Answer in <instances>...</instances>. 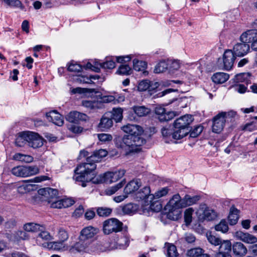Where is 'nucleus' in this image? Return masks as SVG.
Returning a JSON list of instances; mask_svg holds the SVG:
<instances>
[{
    "mask_svg": "<svg viewBox=\"0 0 257 257\" xmlns=\"http://www.w3.org/2000/svg\"><path fill=\"white\" fill-rule=\"evenodd\" d=\"M107 152L104 149H100L93 152V154L86 158V162L79 165L74 170L73 179L76 181L81 182L83 187L86 186V182H90L95 175L96 168L95 163L105 157Z\"/></svg>",
    "mask_w": 257,
    "mask_h": 257,
    "instance_id": "obj_1",
    "label": "nucleus"
},
{
    "mask_svg": "<svg viewBox=\"0 0 257 257\" xmlns=\"http://www.w3.org/2000/svg\"><path fill=\"white\" fill-rule=\"evenodd\" d=\"M193 119V116L189 114L177 118L174 122V139L180 140L186 136L191 131L190 125Z\"/></svg>",
    "mask_w": 257,
    "mask_h": 257,
    "instance_id": "obj_2",
    "label": "nucleus"
},
{
    "mask_svg": "<svg viewBox=\"0 0 257 257\" xmlns=\"http://www.w3.org/2000/svg\"><path fill=\"white\" fill-rule=\"evenodd\" d=\"M146 142V140L142 137L125 135L122 138L116 139L115 145L118 148L129 149L133 151L136 150L135 148L143 146Z\"/></svg>",
    "mask_w": 257,
    "mask_h": 257,
    "instance_id": "obj_3",
    "label": "nucleus"
},
{
    "mask_svg": "<svg viewBox=\"0 0 257 257\" xmlns=\"http://www.w3.org/2000/svg\"><path fill=\"white\" fill-rule=\"evenodd\" d=\"M125 171L124 170H120L115 172H108L103 174L96 176L94 175L93 179L90 181L94 184H99L101 183H111L116 182L118 180L121 178L124 175Z\"/></svg>",
    "mask_w": 257,
    "mask_h": 257,
    "instance_id": "obj_4",
    "label": "nucleus"
},
{
    "mask_svg": "<svg viewBox=\"0 0 257 257\" xmlns=\"http://www.w3.org/2000/svg\"><path fill=\"white\" fill-rule=\"evenodd\" d=\"M200 199L199 195L191 196L189 195H186L183 198H181L179 194H177L172 197L171 199V203L175 205L177 202L179 203L177 205L178 207L185 208L196 204Z\"/></svg>",
    "mask_w": 257,
    "mask_h": 257,
    "instance_id": "obj_5",
    "label": "nucleus"
},
{
    "mask_svg": "<svg viewBox=\"0 0 257 257\" xmlns=\"http://www.w3.org/2000/svg\"><path fill=\"white\" fill-rule=\"evenodd\" d=\"M11 172L16 176L27 177L38 174L39 169L37 166H19L13 168Z\"/></svg>",
    "mask_w": 257,
    "mask_h": 257,
    "instance_id": "obj_6",
    "label": "nucleus"
},
{
    "mask_svg": "<svg viewBox=\"0 0 257 257\" xmlns=\"http://www.w3.org/2000/svg\"><path fill=\"white\" fill-rule=\"evenodd\" d=\"M122 224L121 222L116 218L108 219L103 222V231L105 234L120 231Z\"/></svg>",
    "mask_w": 257,
    "mask_h": 257,
    "instance_id": "obj_7",
    "label": "nucleus"
},
{
    "mask_svg": "<svg viewBox=\"0 0 257 257\" xmlns=\"http://www.w3.org/2000/svg\"><path fill=\"white\" fill-rule=\"evenodd\" d=\"M240 40L251 43V48L257 51V30H249L242 33L240 37Z\"/></svg>",
    "mask_w": 257,
    "mask_h": 257,
    "instance_id": "obj_8",
    "label": "nucleus"
},
{
    "mask_svg": "<svg viewBox=\"0 0 257 257\" xmlns=\"http://www.w3.org/2000/svg\"><path fill=\"white\" fill-rule=\"evenodd\" d=\"M177 204H179L177 202L175 204L171 203V199L169 202L165 206V209L168 210L167 216L169 219L172 220H177L181 217V211L180 209L182 207H178L177 206Z\"/></svg>",
    "mask_w": 257,
    "mask_h": 257,
    "instance_id": "obj_9",
    "label": "nucleus"
},
{
    "mask_svg": "<svg viewBox=\"0 0 257 257\" xmlns=\"http://www.w3.org/2000/svg\"><path fill=\"white\" fill-rule=\"evenodd\" d=\"M226 114L225 112H222L214 117L212 126L213 132L218 134L223 130L225 122Z\"/></svg>",
    "mask_w": 257,
    "mask_h": 257,
    "instance_id": "obj_10",
    "label": "nucleus"
},
{
    "mask_svg": "<svg viewBox=\"0 0 257 257\" xmlns=\"http://www.w3.org/2000/svg\"><path fill=\"white\" fill-rule=\"evenodd\" d=\"M200 209L202 211V213L199 216L200 220L211 221L217 217V212L214 210L207 207L205 204H200Z\"/></svg>",
    "mask_w": 257,
    "mask_h": 257,
    "instance_id": "obj_11",
    "label": "nucleus"
},
{
    "mask_svg": "<svg viewBox=\"0 0 257 257\" xmlns=\"http://www.w3.org/2000/svg\"><path fill=\"white\" fill-rule=\"evenodd\" d=\"M66 119L70 122L77 124L81 121H87L89 120V117L85 113L73 111L70 112L66 116Z\"/></svg>",
    "mask_w": 257,
    "mask_h": 257,
    "instance_id": "obj_12",
    "label": "nucleus"
},
{
    "mask_svg": "<svg viewBox=\"0 0 257 257\" xmlns=\"http://www.w3.org/2000/svg\"><path fill=\"white\" fill-rule=\"evenodd\" d=\"M98 229L92 226L84 227L80 232L79 239L90 243V240L98 232Z\"/></svg>",
    "mask_w": 257,
    "mask_h": 257,
    "instance_id": "obj_13",
    "label": "nucleus"
},
{
    "mask_svg": "<svg viewBox=\"0 0 257 257\" xmlns=\"http://www.w3.org/2000/svg\"><path fill=\"white\" fill-rule=\"evenodd\" d=\"M155 114L160 121H167L172 119L175 116L173 111L166 112L165 108L161 106H156L155 109Z\"/></svg>",
    "mask_w": 257,
    "mask_h": 257,
    "instance_id": "obj_14",
    "label": "nucleus"
},
{
    "mask_svg": "<svg viewBox=\"0 0 257 257\" xmlns=\"http://www.w3.org/2000/svg\"><path fill=\"white\" fill-rule=\"evenodd\" d=\"M43 145V139L37 133L29 132L28 145L29 147L36 149Z\"/></svg>",
    "mask_w": 257,
    "mask_h": 257,
    "instance_id": "obj_15",
    "label": "nucleus"
},
{
    "mask_svg": "<svg viewBox=\"0 0 257 257\" xmlns=\"http://www.w3.org/2000/svg\"><path fill=\"white\" fill-rule=\"evenodd\" d=\"M248 42H242L235 44L233 48V52L235 55L242 57L246 55L249 51L250 46Z\"/></svg>",
    "mask_w": 257,
    "mask_h": 257,
    "instance_id": "obj_16",
    "label": "nucleus"
},
{
    "mask_svg": "<svg viewBox=\"0 0 257 257\" xmlns=\"http://www.w3.org/2000/svg\"><path fill=\"white\" fill-rule=\"evenodd\" d=\"M235 56L231 50H226L223 56V62L224 69L229 70L231 69L233 65Z\"/></svg>",
    "mask_w": 257,
    "mask_h": 257,
    "instance_id": "obj_17",
    "label": "nucleus"
},
{
    "mask_svg": "<svg viewBox=\"0 0 257 257\" xmlns=\"http://www.w3.org/2000/svg\"><path fill=\"white\" fill-rule=\"evenodd\" d=\"M122 130L127 134V135L137 136V137H141V135L143 133V128L137 124H128L124 125L121 127Z\"/></svg>",
    "mask_w": 257,
    "mask_h": 257,
    "instance_id": "obj_18",
    "label": "nucleus"
},
{
    "mask_svg": "<svg viewBox=\"0 0 257 257\" xmlns=\"http://www.w3.org/2000/svg\"><path fill=\"white\" fill-rule=\"evenodd\" d=\"M47 119L49 121H52L54 124L62 126L64 123L63 117L62 115L53 110L46 114Z\"/></svg>",
    "mask_w": 257,
    "mask_h": 257,
    "instance_id": "obj_19",
    "label": "nucleus"
},
{
    "mask_svg": "<svg viewBox=\"0 0 257 257\" xmlns=\"http://www.w3.org/2000/svg\"><path fill=\"white\" fill-rule=\"evenodd\" d=\"M39 194L44 196L48 202L50 200H54L57 199L58 194L57 190L51 188H45L38 191Z\"/></svg>",
    "mask_w": 257,
    "mask_h": 257,
    "instance_id": "obj_20",
    "label": "nucleus"
},
{
    "mask_svg": "<svg viewBox=\"0 0 257 257\" xmlns=\"http://www.w3.org/2000/svg\"><path fill=\"white\" fill-rule=\"evenodd\" d=\"M235 236L239 240L247 243H254L257 242V238L247 232L237 231L235 233Z\"/></svg>",
    "mask_w": 257,
    "mask_h": 257,
    "instance_id": "obj_21",
    "label": "nucleus"
},
{
    "mask_svg": "<svg viewBox=\"0 0 257 257\" xmlns=\"http://www.w3.org/2000/svg\"><path fill=\"white\" fill-rule=\"evenodd\" d=\"M150 193V187L145 186L137 193V198L141 200H144L146 203L149 202V201H152L154 196L153 194H151Z\"/></svg>",
    "mask_w": 257,
    "mask_h": 257,
    "instance_id": "obj_22",
    "label": "nucleus"
},
{
    "mask_svg": "<svg viewBox=\"0 0 257 257\" xmlns=\"http://www.w3.org/2000/svg\"><path fill=\"white\" fill-rule=\"evenodd\" d=\"M110 113H106L101 117L100 122L98 125V127L101 131H105L111 127L113 125V121L112 118L109 116Z\"/></svg>",
    "mask_w": 257,
    "mask_h": 257,
    "instance_id": "obj_23",
    "label": "nucleus"
},
{
    "mask_svg": "<svg viewBox=\"0 0 257 257\" xmlns=\"http://www.w3.org/2000/svg\"><path fill=\"white\" fill-rule=\"evenodd\" d=\"M16 195V188L15 184L5 185L3 189L2 197L6 200H11Z\"/></svg>",
    "mask_w": 257,
    "mask_h": 257,
    "instance_id": "obj_24",
    "label": "nucleus"
},
{
    "mask_svg": "<svg viewBox=\"0 0 257 257\" xmlns=\"http://www.w3.org/2000/svg\"><path fill=\"white\" fill-rule=\"evenodd\" d=\"M141 183L140 180H133L127 184L124 189V194H129L137 191L141 186Z\"/></svg>",
    "mask_w": 257,
    "mask_h": 257,
    "instance_id": "obj_25",
    "label": "nucleus"
},
{
    "mask_svg": "<svg viewBox=\"0 0 257 257\" xmlns=\"http://www.w3.org/2000/svg\"><path fill=\"white\" fill-rule=\"evenodd\" d=\"M232 250L234 254L238 256H243L247 252L246 247L240 242H235L233 244Z\"/></svg>",
    "mask_w": 257,
    "mask_h": 257,
    "instance_id": "obj_26",
    "label": "nucleus"
},
{
    "mask_svg": "<svg viewBox=\"0 0 257 257\" xmlns=\"http://www.w3.org/2000/svg\"><path fill=\"white\" fill-rule=\"evenodd\" d=\"M29 132H23L18 134L15 140V145L19 147H23L28 145Z\"/></svg>",
    "mask_w": 257,
    "mask_h": 257,
    "instance_id": "obj_27",
    "label": "nucleus"
},
{
    "mask_svg": "<svg viewBox=\"0 0 257 257\" xmlns=\"http://www.w3.org/2000/svg\"><path fill=\"white\" fill-rule=\"evenodd\" d=\"M239 211L234 205L231 207L228 216V220L230 225H233L237 223L239 219Z\"/></svg>",
    "mask_w": 257,
    "mask_h": 257,
    "instance_id": "obj_28",
    "label": "nucleus"
},
{
    "mask_svg": "<svg viewBox=\"0 0 257 257\" xmlns=\"http://www.w3.org/2000/svg\"><path fill=\"white\" fill-rule=\"evenodd\" d=\"M89 243L85 240H81L79 239V241L77 242L73 246H72L69 249L72 252L76 251L77 252H81L85 250L87 247Z\"/></svg>",
    "mask_w": 257,
    "mask_h": 257,
    "instance_id": "obj_29",
    "label": "nucleus"
},
{
    "mask_svg": "<svg viewBox=\"0 0 257 257\" xmlns=\"http://www.w3.org/2000/svg\"><path fill=\"white\" fill-rule=\"evenodd\" d=\"M229 76L228 74L223 72H217L211 77L212 81L215 83H223L225 82Z\"/></svg>",
    "mask_w": 257,
    "mask_h": 257,
    "instance_id": "obj_30",
    "label": "nucleus"
},
{
    "mask_svg": "<svg viewBox=\"0 0 257 257\" xmlns=\"http://www.w3.org/2000/svg\"><path fill=\"white\" fill-rule=\"evenodd\" d=\"M65 241L62 240H59L58 241H55L51 242L48 244V245L49 247L58 251H65L69 249V247L67 245L64 243Z\"/></svg>",
    "mask_w": 257,
    "mask_h": 257,
    "instance_id": "obj_31",
    "label": "nucleus"
},
{
    "mask_svg": "<svg viewBox=\"0 0 257 257\" xmlns=\"http://www.w3.org/2000/svg\"><path fill=\"white\" fill-rule=\"evenodd\" d=\"M133 110L139 117L146 116L151 112L150 109L145 106H134Z\"/></svg>",
    "mask_w": 257,
    "mask_h": 257,
    "instance_id": "obj_32",
    "label": "nucleus"
},
{
    "mask_svg": "<svg viewBox=\"0 0 257 257\" xmlns=\"http://www.w3.org/2000/svg\"><path fill=\"white\" fill-rule=\"evenodd\" d=\"M13 159L16 161H21L22 162L29 163L33 161L34 158L32 156L28 155H24L21 153H16Z\"/></svg>",
    "mask_w": 257,
    "mask_h": 257,
    "instance_id": "obj_33",
    "label": "nucleus"
},
{
    "mask_svg": "<svg viewBox=\"0 0 257 257\" xmlns=\"http://www.w3.org/2000/svg\"><path fill=\"white\" fill-rule=\"evenodd\" d=\"M251 75L249 73L237 74L235 76L234 81L236 83L245 82L247 84L250 83Z\"/></svg>",
    "mask_w": 257,
    "mask_h": 257,
    "instance_id": "obj_34",
    "label": "nucleus"
},
{
    "mask_svg": "<svg viewBox=\"0 0 257 257\" xmlns=\"http://www.w3.org/2000/svg\"><path fill=\"white\" fill-rule=\"evenodd\" d=\"M110 113L109 116L116 122H119L122 118V109L120 108H113L111 112H107Z\"/></svg>",
    "mask_w": 257,
    "mask_h": 257,
    "instance_id": "obj_35",
    "label": "nucleus"
},
{
    "mask_svg": "<svg viewBox=\"0 0 257 257\" xmlns=\"http://www.w3.org/2000/svg\"><path fill=\"white\" fill-rule=\"evenodd\" d=\"M24 228L26 231L38 232L39 231V229H43V225L30 222L25 224Z\"/></svg>",
    "mask_w": 257,
    "mask_h": 257,
    "instance_id": "obj_36",
    "label": "nucleus"
},
{
    "mask_svg": "<svg viewBox=\"0 0 257 257\" xmlns=\"http://www.w3.org/2000/svg\"><path fill=\"white\" fill-rule=\"evenodd\" d=\"M169 68V60H162L156 65L154 69V72L160 73L166 71Z\"/></svg>",
    "mask_w": 257,
    "mask_h": 257,
    "instance_id": "obj_37",
    "label": "nucleus"
},
{
    "mask_svg": "<svg viewBox=\"0 0 257 257\" xmlns=\"http://www.w3.org/2000/svg\"><path fill=\"white\" fill-rule=\"evenodd\" d=\"M126 181L125 179L121 180L119 183L116 185L109 187L105 190V194L107 195H111L114 194L117 190L121 188L125 184Z\"/></svg>",
    "mask_w": 257,
    "mask_h": 257,
    "instance_id": "obj_38",
    "label": "nucleus"
},
{
    "mask_svg": "<svg viewBox=\"0 0 257 257\" xmlns=\"http://www.w3.org/2000/svg\"><path fill=\"white\" fill-rule=\"evenodd\" d=\"M167 248V255L168 257H178L179 253L175 245L167 243L166 244Z\"/></svg>",
    "mask_w": 257,
    "mask_h": 257,
    "instance_id": "obj_39",
    "label": "nucleus"
},
{
    "mask_svg": "<svg viewBox=\"0 0 257 257\" xmlns=\"http://www.w3.org/2000/svg\"><path fill=\"white\" fill-rule=\"evenodd\" d=\"M220 246L219 248V252H227L230 253L231 249V244L229 240H223L221 241V244H219Z\"/></svg>",
    "mask_w": 257,
    "mask_h": 257,
    "instance_id": "obj_40",
    "label": "nucleus"
},
{
    "mask_svg": "<svg viewBox=\"0 0 257 257\" xmlns=\"http://www.w3.org/2000/svg\"><path fill=\"white\" fill-rule=\"evenodd\" d=\"M173 134L174 130H173L170 126L169 127H164L162 129V134L166 143H169V141H167L168 139L171 138L174 139Z\"/></svg>",
    "mask_w": 257,
    "mask_h": 257,
    "instance_id": "obj_41",
    "label": "nucleus"
},
{
    "mask_svg": "<svg viewBox=\"0 0 257 257\" xmlns=\"http://www.w3.org/2000/svg\"><path fill=\"white\" fill-rule=\"evenodd\" d=\"M39 233L37 237V241H38L40 238L45 241H49L51 239V236L49 232L46 230L45 227L43 225V229H39Z\"/></svg>",
    "mask_w": 257,
    "mask_h": 257,
    "instance_id": "obj_42",
    "label": "nucleus"
},
{
    "mask_svg": "<svg viewBox=\"0 0 257 257\" xmlns=\"http://www.w3.org/2000/svg\"><path fill=\"white\" fill-rule=\"evenodd\" d=\"M82 105L90 109H95L100 107V103L98 101L83 100Z\"/></svg>",
    "mask_w": 257,
    "mask_h": 257,
    "instance_id": "obj_43",
    "label": "nucleus"
},
{
    "mask_svg": "<svg viewBox=\"0 0 257 257\" xmlns=\"http://www.w3.org/2000/svg\"><path fill=\"white\" fill-rule=\"evenodd\" d=\"M204 250L201 248H194L189 250L187 254L189 256L192 257H202V255H204Z\"/></svg>",
    "mask_w": 257,
    "mask_h": 257,
    "instance_id": "obj_44",
    "label": "nucleus"
},
{
    "mask_svg": "<svg viewBox=\"0 0 257 257\" xmlns=\"http://www.w3.org/2000/svg\"><path fill=\"white\" fill-rule=\"evenodd\" d=\"M147 66L145 62L139 61L138 59H135L133 60V68L137 71L144 70Z\"/></svg>",
    "mask_w": 257,
    "mask_h": 257,
    "instance_id": "obj_45",
    "label": "nucleus"
},
{
    "mask_svg": "<svg viewBox=\"0 0 257 257\" xmlns=\"http://www.w3.org/2000/svg\"><path fill=\"white\" fill-rule=\"evenodd\" d=\"M155 199H152V201H149L147 205H150V209L154 212H159L162 208L161 204L158 201H155Z\"/></svg>",
    "mask_w": 257,
    "mask_h": 257,
    "instance_id": "obj_46",
    "label": "nucleus"
},
{
    "mask_svg": "<svg viewBox=\"0 0 257 257\" xmlns=\"http://www.w3.org/2000/svg\"><path fill=\"white\" fill-rule=\"evenodd\" d=\"M207 238L208 241L215 246L219 245L221 243V239L219 237L212 234L211 233L207 234Z\"/></svg>",
    "mask_w": 257,
    "mask_h": 257,
    "instance_id": "obj_47",
    "label": "nucleus"
},
{
    "mask_svg": "<svg viewBox=\"0 0 257 257\" xmlns=\"http://www.w3.org/2000/svg\"><path fill=\"white\" fill-rule=\"evenodd\" d=\"M132 69L131 67L127 64L121 65L116 73L120 75H127L131 73Z\"/></svg>",
    "mask_w": 257,
    "mask_h": 257,
    "instance_id": "obj_48",
    "label": "nucleus"
},
{
    "mask_svg": "<svg viewBox=\"0 0 257 257\" xmlns=\"http://www.w3.org/2000/svg\"><path fill=\"white\" fill-rule=\"evenodd\" d=\"M215 229L216 231H219L223 233H225L228 230V226L225 220H222L219 223L215 226Z\"/></svg>",
    "mask_w": 257,
    "mask_h": 257,
    "instance_id": "obj_49",
    "label": "nucleus"
},
{
    "mask_svg": "<svg viewBox=\"0 0 257 257\" xmlns=\"http://www.w3.org/2000/svg\"><path fill=\"white\" fill-rule=\"evenodd\" d=\"M4 2L10 7L20 8L21 10L24 9V6L20 0H4Z\"/></svg>",
    "mask_w": 257,
    "mask_h": 257,
    "instance_id": "obj_50",
    "label": "nucleus"
},
{
    "mask_svg": "<svg viewBox=\"0 0 257 257\" xmlns=\"http://www.w3.org/2000/svg\"><path fill=\"white\" fill-rule=\"evenodd\" d=\"M194 209L192 208H189L185 210L184 212V220L187 225H189L192 222V214Z\"/></svg>",
    "mask_w": 257,
    "mask_h": 257,
    "instance_id": "obj_51",
    "label": "nucleus"
},
{
    "mask_svg": "<svg viewBox=\"0 0 257 257\" xmlns=\"http://www.w3.org/2000/svg\"><path fill=\"white\" fill-rule=\"evenodd\" d=\"M169 189L168 187H164L155 192L154 196V199H159L161 197L166 196L169 192Z\"/></svg>",
    "mask_w": 257,
    "mask_h": 257,
    "instance_id": "obj_52",
    "label": "nucleus"
},
{
    "mask_svg": "<svg viewBox=\"0 0 257 257\" xmlns=\"http://www.w3.org/2000/svg\"><path fill=\"white\" fill-rule=\"evenodd\" d=\"M150 81L148 80H143L138 84V89L140 91H149Z\"/></svg>",
    "mask_w": 257,
    "mask_h": 257,
    "instance_id": "obj_53",
    "label": "nucleus"
},
{
    "mask_svg": "<svg viewBox=\"0 0 257 257\" xmlns=\"http://www.w3.org/2000/svg\"><path fill=\"white\" fill-rule=\"evenodd\" d=\"M99 65L102 68L111 69L115 67V63L112 60H108L103 63L99 62Z\"/></svg>",
    "mask_w": 257,
    "mask_h": 257,
    "instance_id": "obj_54",
    "label": "nucleus"
},
{
    "mask_svg": "<svg viewBox=\"0 0 257 257\" xmlns=\"http://www.w3.org/2000/svg\"><path fill=\"white\" fill-rule=\"evenodd\" d=\"M203 131V126L199 125L195 126L193 130L191 128L190 137L191 138H196L199 136Z\"/></svg>",
    "mask_w": 257,
    "mask_h": 257,
    "instance_id": "obj_55",
    "label": "nucleus"
},
{
    "mask_svg": "<svg viewBox=\"0 0 257 257\" xmlns=\"http://www.w3.org/2000/svg\"><path fill=\"white\" fill-rule=\"evenodd\" d=\"M111 211L112 210L109 208L99 207L97 209V213L100 216H107Z\"/></svg>",
    "mask_w": 257,
    "mask_h": 257,
    "instance_id": "obj_56",
    "label": "nucleus"
},
{
    "mask_svg": "<svg viewBox=\"0 0 257 257\" xmlns=\"http://www.w3.org/2000/svg\"><path fill=\"white\" fill-rule=\"evenodd\" d=\"M58 235L59 239L63 241L67 240L69 237L67 232L63 228L59 229Z\"/></svg>",
    "mask_w": 257,
    "mask_h": 257,
    "instance_id": "obj_57",
    "label": "nucleus"
},
{
    "mask_svg": "<svg viewBox=\"0 0 257 257\" xmlns=\"http://www.w3.org/2000/svg\"><path fill=\"white\" fill-rule=\"evenodd\" d=\"M49 203H50V206L53 208L61 209L63 208L62 202L61 199L56 200H50L49 201Z\"/></svg>",
    "mask_w": 257,
    "mask_h": 257,
    "instance_id": "obj_58",
    "label": "nucleus"
},
{
    "mask_svg": "<svg viewBox=\"0 0 257 257\" xmlns=\"http://www.w3.org/2000/svg\"><path fill=\"white\" fill-rule=\"evenodd\" d=\"M68 70L69 71L74 72H79L82 70V66L77 63L73 64L71 63L68 67Z\"/></svg>",
    "mask_w": 257,
    "mask_h": 257,
    "instance_id": "obj_59",
    "label": "nucleus"
},
{
    "mask_svg": "<svg viewBox=\"0 0 257 257\" xmlns=\"http://www.w3.org/2000/svg\"><path fill=\"white\" fill-rule=\"evenodd\" d=\"M98 138L100 141L105 142L111 141L112 137L108 134H100L98 135Z\"/></svg>",
    "mask_w": 257,
    "mask_h": 257,
    "instance_id": "obj_60",
    "label": "nucleus"
},
{
    "mask_svg": "<svg viewBox=\"0 0 257 257\" xmlns=\"http://www.w3.org/2000/svg\"><path fill=\"white\" fill-rule=\"evenodd\" d=\"M115 101V97L112 95H104L101 97L100 100L99 101V103H109Z\"/></svg>",
    "mask_w": 257,
    "mask_h": 257,
    "instance_id": "obj_61",
    "label": "nucleus"
},
{
    "mask_svg": "<svg viewBox=\"0 0 257 257\" xmlns=\"http://www.w3.org/2000/svg\"><path fill=\"white\" fill-rule=\"evenodd\" d=\"M180 66L179 63L176 61L169 60V68L170 71L173 70H177L179 68Z\"/></svg>",
    "mask_w": 257,
    "mask_h": 257,
    "instance_id": "obj_62",
    "label": "nucleus"
},
{
    "mask_svg": "<svg viewBox=\"0 0 257 257\" xmlns=\"http://www.w3.org/2000/svg\"><path fill=\"white\" fill-rule=\"evenodd\" d=\"M182 239H184L185 241H186L187 243H191L195 241V237L194 235L191 233H186L184 237L182 238Z\"/></svg>",
    "mask_w": 257,
    "mask_h": 257,
    "instance_id": "obj_63",
    "label": "nucleus"
},
{
    "mask_svg": "<svg viewBox=\"0 0 257 257\" xmlns=\"http://www.w3.org/2000/svg\"><path fill=\"white\" fill-rule=\"evenodd\" d=\"M61 200L63 208L69 207L74 203V201L71 198H63Z\"/></svg>",
    "mask_w": 257,
    "mask_h": 257,
    "instance_id": "obj_64",
    "label": "nucleus"
}]
</instances>
